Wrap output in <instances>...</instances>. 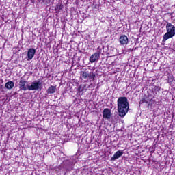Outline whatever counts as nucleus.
Instances as JSON below:
<instances>
[{"instance_id":"obj_1","label":"nucleus","mask_w":175,"mask_h":175,"mask_svg":"<svg viewBox=\"0 0 175 175\" xmlns=\"http://www.w3.org/2000/svg\"><path fill=\"white\" fill-rule=\"evenodd\" d=\"M129 110V102L126 97H119L118 99V111L120 117H125Z\"/></svg>"},{"instance_id":"obj_2","label":"nucleus","mask_w":175,"mask_h":175,"mask_svg":"<svg viewBox=\"0 0 175 175\" xmlns=\"http://www.w3.org/2000/svg\"><path fill=\"white\" fill-rule=\"evenodd\" d=\"M166 33L163 37V42H166L167 39H172L175 36V26L172 23L167 22L165 26Z\"/></svg>"},{"instance_id":"obj_3","label":"nucleus","mask_w":175,"mask_h":175,"mask_svg":"<svg viewBox=\"0 0 175 175\" xmlns=\"http://www.w3.org/2000/svg\"><path fill=\"white\" fill-rule=\"evenodd\" d=\"M42 84H43V81L40 80L32 82L31 85H28L27 90H29V91H38V90H42Z\"/></svg>"},{"instance_id":"obj_4","label":"nucleus","mask_w":175,"mask_h":175,"mask_svg":"<svg viewBox=\"0 0 175 175\" xmlns=\"http://www.w3.org/2000/svg\"><path fill=\"white\" fill-rule=\"evenodd\" d=\"M18 85L22 91H27L28 90V82L24 79H20Z\"/></svg>"},{"instance_id":"obj_5","label":"nucleus","mask_w":175,"mask_h":175,"mask_svg":"<svg viewBox=\"0 0 175 175\" xmlns=\"http://www.w3.org/2000/svg\"><path fill=\"white\" fill-rule=\"evenodd\" d=\"M99 57H100V51L96 52L90 56V62H91V64H93V62H95L96 61H98V59H99Z\"/></svg>"},{"instance_id":"obj_6","label":"nucleus","mask_w":175,"mask_h":175,"mask_svg":"<svg viewBox=\"0 0 175 175\" xmlns=\"http://www.w3.org/2000/svg\"><path fill=\"white\" fill-rule=\"evenodd\" d=\"M36 53V50L33 48H31L27 51V61H31L33 57H35V54Z\"/></svg>"},{"instance_id":"obj_7","label":"nucleus","mask_w":175,"mask_h":175,"mask_svg":"<svg viewBox=\"0 0 175 175\" xmlns=\"http://www.w3.org/2000/svg\"><path fill=\"white\" fill-rule=\"evenodd\" d=\"M103 117L105 120H110V117H111V111L107 108L105 109L103 111Z\"/></svg>"},{"instance_id":"obj_8","label":"nucleus","mask_w":175,"mask_h":175,"mask_svg":"<svg viewBox=\"0 0 175 175\" xmlns=\"http://www.w3.org/2000/svg\"><path fill=\"white\" fill-rule=\"evenodd\" d=\"M122 155H124V152L122 150H118L111 158V161H117V159H118V158H121Z\"/></svg>"},{"instance_id":"obj_9","label":"nucleus","mask_w":175,"mask_h":175,"mask_svg":"<svg viewBox=\"0 0 175 175\" xmlns=\"http://www.w3.org/2000/svg\"><path fill=\"white\" fill-rule=\"evenodd\" d=\"M128 37L125 35L121 36L120 38V44H122V46H124V44H128Z\"/></svg>"},{"instance_id":"obj_10","label":"nucleus","mask_w":175,"mask_h":175,"mask_svg":"<svg viewBox=\"0 0 175 175\" xmlns=\"http://www.w3.org/2000/svg\"><path fill=\"white\" fill-rule=\"evenodd\" d=\"M5 87L7 90H12L14 88V82L10 81L5 83Z\"/></svg>"},{"instance_id":"obj_11","label":"nucleus","mask_w":175,"mask_h":175,"mask_svg":"<svg viewBox=\"0 0 175 175\" xmlns=\"http://www.w3.org/2000/svg\"><path fill=\"white\" fill-rule=\"evenodd\" d=\"M55 91H57V87L51 85L46 90L47 94H55Z\"/></svg>"},{"instance_id":"obj_12","label":"nucleus","mask_w":175,"mask_h":175,"mask_svg":"<svg viewBox=\"0 0 175 175\" xmlns=\"http://www.w3.org/2000/svg\"><path fill=\"white\" fill-rule=\"evenodd\" d=\"M88 77L90 79V80H95V77H96V75L94 73V72H90L88 75Z\"/></svg>"},{"instance_id":"obj_13","label":"nucleus","mask_w":175,"mask_h":175,"mask_svg":"<svg viewBox=\"0 0 175 175\" xmlns=\"http://www.w3.org/2000/svg\"><path fill=\"white\" fill-rule=\"evenodd\" d=\"M88 72L87 71H81V77H83V79H87V77H88Z\"/></svg>"},{"instance_id":"obj_14","label":"nucleus","mask_w":175,"mask_h":175,"mask_svg":"<svg viewBox=\"0 0 175 175\" xmlns=\"http://www.w3.org/2000/svg\"><path fill=\"white\" fill-rule=\"evenodd\" d=\"M55 9L56 12H60L62 9V4H61L60 3H57V5L55 7Z\"/></svg>"},{"instance_id":"obj_15","label":"nucleus","mask_w":175,"mask_h":175,"mask_svg":"<svg viewBox=\"0 0 175 175\" xmlns=\"http://www.w3.org/2000/svg\"><path fill=\"white\" fill-rule=\"evenodd\" d=\"M85 90V85H80L78 88V92H83Z\"/></svg>"},{"instance_id":"obj_16","label":"nucleus","mask_w":175,"mask_h":175,"mask_svg":"<svg viewBox=\"0 0 175 175\" xmlns=\"http://www.w3.org/2000/svg\"><path fill=\"white\" fill-rule=\"evenodd\" d=\"M142 103H147V100L146 99H144L143 98L142 100H141L139 101V105H142Z\"/></svg>"},{"instance_id":"obj_17","label":"nucleus","mask_w":175,"mask_h":175,"mask_svg":"<svg viewBox=\"0 0 175 175\" xmlns=\"http://www.w3.org/2000/svg\"><path fill=\"white\" fill-rule=\"evenodd\" d=\"M42 3H44V2H46V5H49V3H50V2H51V0H42Z\"/></svg>"},{"instance_id":"obj_18","label":"nucleus","mask_w":175,"mask_h":175,"mask_svg":"<svg viewBox=\"0 0 175 175\" xmlns=\"http://www.w3.org/2000/svg\"><path fill=\"white\" fill-rule=\"evenodd\" d=\"M15 95H17V92H14V96Z\"/></svg>"}]
</instances>
